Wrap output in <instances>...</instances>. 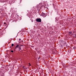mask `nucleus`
Masks as SVG:
<instances>
[{"label": "nucleus", "instance_id": "20e7f679", "mask_svg": "<svg viewBox=\"0 0 76 76\" xmlns=\"http://www.w3.org/2000/svg\"><path fill=\"white\" fill-rule=\"evenodd\" d=\"M69 35H72V32L71 31H69Z\"/></svg>", "mask_w": 76, "mask_h": 76}, {"label": "nucleus", "instance_id": "f257e3e1", "mask_svg": "<svg viewBox=\"0 0 76 76\" xmlns=\"http://www.w3.org/2000/svg\"><path fill=\"white\" fill-rule=\"evenodd\" d=\"M21 46H22V45H18L15 47V49H16V48H18L19 51H20V50H22V49L21 48Z\"/></svg>", "mask_w": 76, "mask_h": 76}, {"label": "nucleus", "instance_id": "4468645a", "mask_svg": "<svg viewBox=\"0 0 76 76\" xmlns=\"http://www.w3.org/2000/svg\"><path fill=\"white\" fill-rule=\"evenodd\" d=\"M5 23H4V24H5Z\"/></svg>", "mask_w": 76, "mask_h": 76}, {"label": "nucleus", "instance_id": "9d476101", "mask_svg": "<svg viewBox=\"0 0 76 76\" xmlns=\"http://www.w3.org/2000/svg\"><path fill=\"white\" fill-rule=\"evenodd\" d=\"M75 37L76 38V34H75Z\"/></svg>", "mask_w": 76, "mask_h": 76}, {"label": "nucleus", "instance_id": "423d86ee", "mask_svg": "<svg viewBox=\"0 0 76 76\" xmlns=\"http://www.w3.org/2000/svg\"><path fill=\"white\" fill-rule=\"evenodd\" d=\"M56 6H53V7H54V9H56Z\"/></svg>", "mask_w": 76, "mask_h": 76}, {"label": "nucleus", "instance_id": "9b49d317", "mask_svg": "<svg viewBox=\"0 0 76 76\" xmlns=\"http://www.w3.org/2000/svg\"><path fill=\"white\" fill-rule=\"evenodd\" d=\"M67 45H66V47H67V48H68V47H69L67 46Z\"/></svg>", "mask_w": 76, "mask_h": 76}, {"label": "nucleus", "instance_id": "1a4fd4ad", "mask_svg": "<svg viewBox=\"0 0 76 76\" xmlns=\"http://www.w3.org/2000/svg\"><path fill=\"white\" fill-rule=\"evenodd\" d=\"M11 52L12 53H13L14 51H13V50H11Z\"/></svg>", "mask_w": 76, "mask_h": 76}, {"label": "nucleus", "instance_id": "6e6552de", "mask_svg": "<svg viewBox=\"0 0 76 76\" xmlns=\"http://www.w3.org/2000/svg\"><path fill=\"white\" fill-rule=\"evenodd\" d=\"M37 8H38V9H39V7H38V6L37 7Z\"/></svg>", "mask_w": 76, "mask_h": 76}, {"label": "nucleus", "instance_id": "7ed1b4c3", "mask_svg": "<svg viewBox=\"0 0 76 76\" xmlns=\"http://www.w3.org/2000/svg\"><path fill=\"white\" fill-rule=\"evenodd\" d=\"M41 15L42 16H44L45 15V14L44 13V12H42Z\"/></svg>", "mask_w": 76, "mask_h": 76}, {"label": "nucleus", "instance_id": "0eeeda50", "mask_svg": "<svg viewBox=\"0 0 76 76\" xmlns=\"http://www.w3.org/2000/svg\"><path fill=\"white\" fill-rule=\"evenodd\" d=\"M14 45L13 44H12V47H13Z\"/></svg>", "mask_w": 76, "mask_h": 76}, {"label": "nucleus", "instance_id": "f03ea898", "mask_svg": "<svg viewBox=\"0 0 76 76\" xmlns=\"http://www.w3.org/2000/svg\"><path fill=\"white\" fill-rule=\"evenodd\" d=\"M36 21L37 22H41V18H37L36 19Z\"/></svg>", "mask_w": 76, "mask_h": 76}, {"label": "nucleus", "instance_id": "ddd939ff", "mask_svg": "<svg viewBox=\"0 0 76 76\" xmlns=\"http://www.w3.org/2000/svg\"><path fill=\"white\" fill-rule=\"evenodd\" d=\"M19 40V41H20V39Z\"/></svg>", "mask_w": 76, "mask_h": 76}, {"label": "nucleus", "instance_id": "f8f14e48", "mask_svg": "<svg viewBox=\"0 0 76 76\" xmlns=\"http://www.w3.org/2000/svg\"><path fill=\"white\" fill-rule=\"evenodd\" d=\"M64 44H66V42H64Z\"/></svg>", "mask_w": 76, "mask_h": 76}, {"label": "nucleus", "instance_id": "39448f33", "mask_svg": "<svg viewBox=\"0 0 76 76\" xmlns=\"http://www.w3.org/2000/svg\"><path fill=\"white\" fill-rule=\"evenodd\" d=\"M76 46H74V47H73V49L74 50H75V49H76Z\"/></svg>", "mask_w": 76, "mask_h": 76}]
</instances>
